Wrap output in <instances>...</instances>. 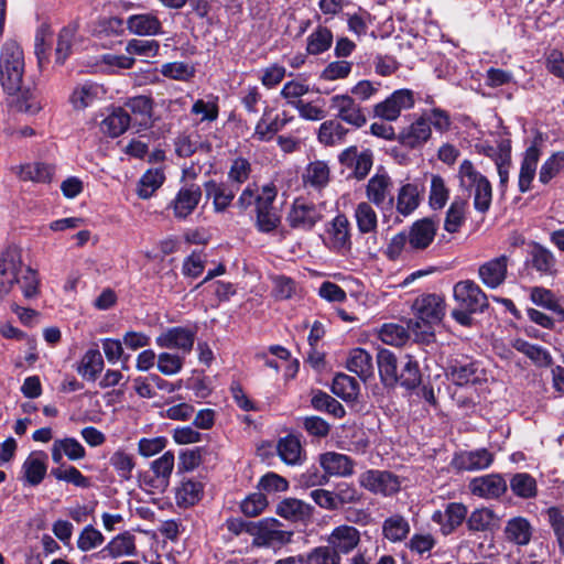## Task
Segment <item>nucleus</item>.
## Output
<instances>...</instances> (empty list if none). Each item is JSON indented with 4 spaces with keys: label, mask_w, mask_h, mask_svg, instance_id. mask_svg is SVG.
Segmentation results:
<instances>
[{
    "label": "nucleus",
    "mask_w": 564,
    "mask_h": 564,
    "mask_svg": "<svg viewBox=\"0 0 564 564\" xmlns=\"http://www.w3.org/2000/svg\"><path fill=\"white\" fill-rule=\"evenodd\" d=\"M508 264L506 254L490 259L479 267L478 276L487 288L497 289L506 281Z\"/></svg>",
    "instance_id": "obj_19"
},
{
    "label": "nucleus",
    "mask_w": 564,
    "mask_h": 564,
    "mask_svg": "<svg viewBox=\"0 0 564 564\" xmlns=\"http://www.w3.org/2000/svg\"><path fill=\"white\" fill-rule=\"evenodd\" d=\"M64 455L70 460H78L85 457L86 451L76 438L55 440L52 446L53 462L59 464Z\"/></svg>",
    "instance_id": "obj_33"
},
{
    "label": "nucleus",
    "mask_w": 564,
    "mask_h": 564,
    "mask_svg": "<svg viewBox=\"0 0 564 564\" xmlns=\"http://www.w3.org/2000/svg\"><path fill=\"white\" fill-rule=\"evenodd\" d=\"M339 161L347 166H354L355 176L362 180L372 166V154L370 151L358 154L357 149L351 147L339 155Z\"/></svg>",
    "instance_id": "obj_30"
},
{
    "label": "nucleus",
    "mask_w": 564,
    "mask_h": 564,
    "mask_svg": "<svg viewBox=\"0 0 564 564\" xmlns=\"http://www.w3.org/2000/svg\"><path fill=\"white\" fill-rule=\"evenodd\" d=\"M322 219V208L304 199L294 200L286 218L292 228L305 231L313 229Z\"/></svg>",
    "instance_id": "obj_9"
},
{
    "label": "nucleus",
    "mask_w": 564,
    "mask_h": 564,
    "mask_svg": "<svg viewBox=\"0 0 564 564\" xmlns=\"http://www.w3.org/2000/svg\"><path fill=\"white\" fill-rule=\"evenodd\" d=\"M127 29L139 36H154L163 33V25L155 12L132 14L127 19Z\"/></svg>",
    "instance_id": "obj_23"
},
{
    "label": "nucleus",
    "mask_w": 564,
    "mask_h": 564,
    "mask_svg": "<svg viewBox=\"0 0 564 564\" xmlns=\"http://www.w3.org/2000/svg\"><path fill=\"white\" fill-rule=\"evenodd\" d=\"M332 391L345 401L355 400L359 392V383L346 373H337L333 380Z\"/></svg>",
    "instance_id": "obj_45"
},
{
    "label": "nucleus",
    "mask_w": 564,
    "mask_h": 564,
    "mask_svg": "<svg viewBox=\"0 0 564 564\" xmlns=\"http://www.w3.org/2000/svg\"><path fill=\"white\" fill-rule=\"evenodd\" d=\"M104 369V359L98 349H89L82 358L77 368L78 373L87 380H96Z\"/></svg>",
    "instance_id": "obj_40"
},
{
    "label": "nucleus",
    "mask_w": 564,
    "mask_h": 564,
    "mask_svg": "<svg viewBox=\"0 0 564 564\" xmlns=\"http://www.w3.org/2000/svg\"><path fill=\"white\" fill-rule=\"evenodd\" d=\"M184 365V357L177 354L161 352L158 355L156 367L164 376L178 373Z\"/></svg>",
    "instance_id": "obj_64"
},
{
    "label": "nucleus",
    "mask_w": 564,
    "mask_h": 564,
    "mask_svg": "<svg viewBox=\"0 0 564 564\" xmlns=\"http://www.w3.org/2000/svg\"><path fill=\"white\" fill-rule=\"evenodd\" d=\"M195 341V332L186 327H171L162 332L155 339L161 348L177 349L183 355L191 352Z\"/></svg>",
    "instance_id": "obj_11"
},
{
    "label": "nucleus",
    "mask_w": 564,
    "mask_h": 564,
    "mask_svg": "<svg viewBox=\"0 0 564 564\" xmlns=\"http://www.w3.org/2000/svg\"><path fill=\"white\" fill-rule=\"evenodd\" d=\"M47 455L44 452H32L22 465L23 478L31 486H37L46 475Z\"/></svg>",
    "instance_id": "obj_29"
},
{
    "label": "nucleus",
    "mask_w": 564,
    "mask_h": 564,
    "mask_svg": "<svg viewBox=\"0 0 564 564\" xmlns=\"http://www.w3.org/2000/svg\"><path fill=\"white\" fill-rule=\"evenodd\" d=\"M106 89L94 82H85L76 86L69 96V102L75 110H84L95 101L105 98Z\"/></svg>",
    "instance_id": "obj_24"
},
{
    "label": "nucleus",
    "mask_w": 564,
    "mask_h": 564,
    "mask_svg": "<svg viewBox=\"0 0 564 564\" xmlns=\"http://www.w3.org/2000/svg\"><path fill=\"white\" fill-rule=\"evenodd\" d=\"M414 94L410 89H398L390 95V121L395 120L402 110L413 108Z\"/></svg>",
    "instance_id": "obj_55"
},
{
    "label": "nucleus",
    "mask_w": 564,
    "mask_h": 564,
    "mask_svg": "<svg viewBox=\"0 0 564 564\" xmlns=\"http://www.w3.org/2000/svg\"><path fill=\"white\" fill-rule=\"evenodd\" d=\"M282 527V523L273 518L263 519L257 524H252L249 531L253 535V544L275 547L289 543L292 532L283 530Z\"/></svg>",
    "instance_id": "obj_5"
},
{
    "label": "nucleus",
    "mask_w": 564,
    "mask_h": 564,
    "mask_svg": "<svg viewBox=\"0 0 564 564\" xmlns=\"http://www.w3.org/2000/svg\"><path fill=\"white\" fill-rule=\"evenodd\" d=\"M165 180L164 173L159 169L145 172L138 184V195L140 198H150L159 189Z\"/></svg>",
    "instance_id": "obj_49"
},
{
    "label": "nucleus",
    "mask_w": 564,
    "mask_h": 564,
    "mask_svg": "<svg viewBox=\"0 0 564 564\" xmlns=\"http://www.w3.org/2000/svg\"><path fill=\"white\" fill-rule=\"evenodd\" d=\"M17 173L22 181L46 183L51 182L54 174V167L45 163H30L19 166V171Z\"/></svg>",
    "instance_id": "obj_42"
},
{
    "label": "nucleus",
    "mask_w": 564,
    "mask_h": 564,
    "mask_svg": "<svg viewBox=\"0 0 564 564\" xmlns=\"http://www.w3.org/2000/svg\"><path fill=\"white\" fill-rule=\"evenodd\" d=\"M160 72L170 79L188 82L195 75V67L184 62H171L163 64Z\"/></svg>",
    "instance_id": "obj_58"
},
{
    "label": "nucleus",
    "mask_w": 564,
    "mask_h": 564,
    "mask_svg": "<svg viewBox=\"0 0 564 564\" xmlns=\"http://www.w3.org/2000/svg\"><path fill=\"white\" fill-rule=\"evenodd\" d=\"M564 170V151L554 152L541 165L539 182L547 185Z\"/></svg>",
    "instance_id": "obj_47"
},
{
    "label": "nucleus",
    "mask_w": 564,
    "mask_h": 564,
    "mask_svg": "<svg viewBox=\"0 0 564 564\" xmlns=\"http://www.w3.org/2000/svg\"><path fill=\"white\" fill-rule=\"evenodd\" d=\"M542 154L541 147L533 142L522 153L520 170L518 175V188L521 193H527L532 188V182L536 175L538 164Z\"/></svg>",
    "instance_id": "obj_13"
},
{
    "label": "nucleus",
    "mask_w": 564,
    "mask_h": 564,
    "mask_svg": "<svg viewBox=\"0 0 564 564\" xmlns=\"http://www.w3.org/2000/svg\"><path fill=\"white\" fill-rule=\"evenodd\" d=\"M347 133V129L334 120L325 121L318 130V140L325 145L340 143Z\"/></svg>",
    "instance_id": "obj_53"
},
{
    "label": "nucleus",
    "mask_w": 564,
    "mask_h": 564,
    "mask_svg": "<svg viewBox=\"0 0 564 564\" xmlns=\"http://www.w3.org/2000/svg\"><path fill=\"white\" fill-rule=\"evenodd\" d=\"M174 453L165 452L162 456L151 463V470L161 484H167L174 468Z\"/></svg>",
    "instance_id": "obj_61"
},
{
    "label": "nucleus",
    "mask_w": 564,
    "mask_h": 564,
    "mask_svg": "<svg viewBox=\"0 0 564 564\" xmlns=\"http://www.w3.org/2000/svg\"><path fill=\"white\" fill-rule=\"evenodd\" d=\"M330 108L336 111L338 118L351 126L360 128L366 123V116L361 107L349 95L333 96Z\"/></svg>",
    "instance_id": "obj_16"
},
{
    "label": "nucleus",
    "mask_w": 564,
    "mask_h": 564,
    "mask_svg": "<svg viewBox=\"0 0 564 564\" xmlns=\"http://www.w3.org/2000/svg\"><path fill=\"white\" fill-rule=\"evenodd\" d=\"M327 238L325 245L337 252L347 251L350 249V230L349 221L346 216H336L330 226L327 228Z\"/></svg>",
    "instance_id": "obj_21"
},
{
    "label": "nucleus",
    "mask_w": 564,
    "mask_h": 564,
    "mask_svg": "<svg viewBox=\"0 0 564 564\" xmlns=\"http://www.w3.org/2000/svg\"><path fill=\"white\" fill-rule=\"evenodd\" d=\"M457 178L459 188L473 196L474 208L481 214L488 212L492 200L490 181L469 160L459 164Z\"/></svg>",
    "instance_id": "obj_2"
},
{
    "label": "nucleus",
    "mask_w": 564,
    "mask_h": 564,
    "mask_svg": "<svg viewBox=\"0 0 564 564\" xmlns=\"http://www.w3.org/2000/svg\"><path fill=\"white\" fill-rule=\"evenodd\" d=\"M276 195L278 189L274 184L269 183L261 187V196L258 198V208L256 209V227L260 232H272L281 224V217L272 206Z\"/></svg>",
    "instance_id": "obj_4"
},
{
    "label": "nucleus",
    "mask_w": 564,
    "mask_h": 564,
    "mask_svg": "<svg viewBox=\"0 0 564 564\" xmlns=\"http://www.w3.org/2000/svg\"><path fill=\"white\" fill-rule=\"evenodd\" d=\"M301 555L303 564H340V555L329 545L316 546Z\"/></svg>",
    "instance_id": "obj_50"
},
{
    "label": "nucleus",
    "mask_w": 564,
    "mask_h": 564,
    "mask_svg": "<svg viewBox=\"0 0 564 564\" xmlns=\"http://www.w3.org/2000/svg\"><path fill=\"white\" fill-rule=\"evenodd\" d=\"M291 119L292 117H288L286 112L278 115L271 122H267L264 118H261L256 126L253 137L259 141H268L278 131L282 130Z\"/></svg>",
    "instance_id": "obj_43"
},
{
    "label": "nucleus",
    "mask_w": 564,
    "mask_h": 564,
    "mask_svg": "<svg viewBox=\"0 0 564 564\" xmlns=\"http://www.w3.org/2000/svg\"><path fill=\"white\" fill-rule=\"evenodd\" d=\"M153 99L144 95L130 97L124 101L122 108L130 115V124L135 128L137 132L153 127Z\"/></svg>",
    "instance_id": "obj_8"
},
{
    "label": "nucleus",
    "mask_w": 564,
    "mask_h": 564,
    "mask_svg": "<svg viewBox=\"0 0 564 564\" xmlns=\"http://www.w3.org/2000/svg\"><path fill=\"white\" fill-rule=\"evenodd\" d=\"M449 380L456 386L464 387L475 384L485 379V372L477 362H455L449 367L447 373Z\"/></svg>",
    "instance_id": "obj_26"
},
{
    "label": "nucleus",
    "mask_w": 564,
    "mask_h": 564,
    "mask_svg": "<svg viewBox=\"0 0 564 564\" xmlns=\"http://www.w3.org/2000/svg\"><path fill=\"white\" fill-rule=\"evenodd\" d=\"M530 300L538 306L550 310L552 312L564 314L554 293L542 286H534L530 291Z\"/></svg>",
    "instance_id": "obj_56"
},
{
    "label": "nucleus",
    "mask_w": 564,
    "mask_h": 564,
    "mask_svg": "<svg viewBox=\"0 0 564 564\" xmlns=\"http://www.w3.org/2000/svg\"><path fill=\"white\" fill-rule=\"evenodd\" d=\"M304 183L315 188H322L329 181V167L323 161H315L307 165L303 175Z\"/></svg>",
    "instance_id": "obj_48"
},
{
    "label": "nucleus",
    "mask_w": 564,
    "mask_h": 564,
    "mask_svg": "<svg viewBox=\"0 0 564 564\" xmlns=\"http://www.w3.org/2000/svg\"><path fill=\"white\" fill-rule=\"evenodd\" d=\"M346 367L350 372L356 373L364 381L373 373L371 356L361 348H355L349 352Z\"/></svg>",
    "instance_id": "obj_36"
},
{
    "label": "nucleus",
    "mask_w": 564,
    "mask_h": 564,
    "mask_svg": "<svg viewBox=\"0 0 564 564\" xmlns=\"http://www.w3.org/2000/svg\"><path fill=\"white\" fill-rule=\"evenodd\" d=\"M457 306L469 312L482 313L488 307V299L481 288L473 280H463L453 288Z\"/></svg>",
    "instance_id": "obj_6"
},
{
    "label": "nucleus",
    "mask_w": 564,
    "mask_h": 564,
    "mask_svg": "<svg viewBox=\"0 0 564 564\" xmlns=\"http://www.w3.org/2000/svg\"><path fill=\"white\" fill-rule=\"evenodd\" d=\"M319 464L326 475L349 477L354 474L355 462L349 456L336 452L319 455Z\"/></svg>",
    "instance_id": "obj_25"
},
{
    "label": "nucleus",
    "mask_w": 564,
    "mask_h": 564,
    "mask_svg": "<svg viewBox=\"0 0 564 564\" xmlns=\"http://www.w3.org/2000/svg\"><path fill=\"white\" fill-rule=\"evenodd\" d=\"M110 465L115 468L121 479L129 480L132 477V470L135 466V462L131 454L119 449L111 455Z\"/></svg>",
    "instance_id": "obj_59"
},
{
    "label": "nucleus",
    "mask_w": 564,
    "mask_h": 564,
    "mask_svg": "<svg viewBox=\"0 0 564 564\" xmlns=\"http://www.w3.org/2000/svg\"><path fill=\"white\" fill-rule=\"evenodd\" d=\"M449 197V189L444 178L440 175H432L430 185L429 204L432 209H442Z\"/></svg>",
    "instance_id": "obj_52"
},
{
    "label": "nucleus",
    "mask_w": 564,
    "mask_h": 564,
    "mask_svg": "<svg viewBox=\"0 0 564 564\" xmlns=\"http://www.w3.org/2000/svg\"><path fill=\"white\" fill-rule=\"evenodd\" d=\"M545 513L558 550V555L554 557V564H564V514L556 507L549 508Z\"/></svg>",
    "instance_id": "obj_35"
},
{
    "label": "nucleus",
    "mask_w": 564,
    "mask_h": 564,
    "mask_svg": "<svg viewBox=\"0 0 564 564\" xmlns=\"http://www.w3.org/2000/svg\"><path fill=\"white\" fill-rule=\"evenodd\" d=\"M507 482L499 474H488L473 478L468 489L473 496L481 499H498L507 491Z\"/></svg>",
    "instance_id": "obj_10"
},
{
    "label": "nucleus",
    "mask_w": 564,
    "mask_h": 564,
    "mask_svg": "<svg viewBox=\"0 0 564 564\" xmlns=\"http://www.w3.org/2000/svg\"><path fill=\"white\" fill-rule=\"evenodd\" d=\"M420 204V191L414 184L403 185L398 195L397 209L403 216L410 215Z\"/></svg>",
    "instance_id": "obj_46"
},
{
    "label": "nucleus",
    "mask_w": 564,
    "mask_h": 564,
    "mask_svg": "<svg viewBox=\"0 0 564 564\" xmlns=\"http://www.w3.org/2000/svg\"><path fill=\"white\" fill-rule=\"evenodd\" d=\"M511 491L519 498L530 499L538 494V486L534 477L527 473H518L510 479Z\"/></svg>",
    "instance_id": "obj_44"
},
{
    "label": "nucleus",
    "mask_w": 564,
    "mask_h": 564,
    "mask_svg": "<svg viewBox=\"0 0 564 564\" xmlns=\"http://www.w3.org/2000/svg\"><path fill=\"white\" fill-rule=\"evenodd\" d=\"M527 265L542 276H554L557 274V259L555 254L549 248L538 242H534L529 251Z\"/></svg>",
    "instance_id": "obj_17"
},
{
    "label": "nucleus",
    "mask_w": 564,
    "mask_h": 564,
    "mask_svg": "<svg viewBox=\"0 0 564 564\" xmlns=\"http://www.w3.org/2000/svg\"><path fill=\"white\" fill-rule=\"evenodd\" d=\"M512 347L519 352L525 355L538 366H550L552 364V357L550 352L538 345L530 344L529 341L517 338L512 341Z\"/></svg>",
    "instance_id": "obj_41"
},
{
    "label": "nucleus",
    "mask_w": 564,
    "mask_h": 564,
    "mask_svg": "<svg viewBox=\"0 0 564 564\" xmlns=\"http://www.w3.org/2000/svg\"><path fill=\"white\" fill-rule=\"evenodd\" d=\"M333 43V34L327 28H317L307 37V52L313 55H317L327 51Z\"/></svg>",
    "instance_id": "obj_57"
},
{
    "label": "nucleus",
    "mask_w": 564,
    "mask_h": 564,
    "mask_svg": "<svg viewBox=\"0 0 564 564\" xmlns=\"http://www.w3.org/2000/svg\"><path fill=\"white\" fill-rule=\"evenodd\" d=\"M400 364L401 369L399 373H395V381L406 389H413L419 386L421 373L417 364L409 358H405Z\"/></svg>",
    "instance_id": "obj_54"
},
{
    "label": "nucleus",
    "mask_w": 564,
    "mask_h": 564,
    "mask_svg": "<svg viewBox=\"0 0 564 564\" xmlns=\"http://www.w3.org/2000/svg\"><path fill=\"white\" fill-rule=\"evenodd\" d=\"M113 557L134 556L137 554L135 538L129 531L115 536L104 549Z\"/></svg>",
    "instance_id": "obj_37"
},
{
    "label": "nucleus",
    "mask_w": 564,
    "mask_h": 564,
    "mask_svg": "<svg viewBox=\"0 0 564 564\" xmlns=\"http://www.w3.org/2000/svg\"><path fill=\"white\" fill-rule=\"evenodd\" d=\"M313 508L296 498H285L276 506L275 512L290 521H304L312 516Z\"/></svg>",
    "instance_id": "obj_32"
},
{
    "label": "nucleus",
    "mask_w": 564,
    "mask_h": 564,
    "mask_svg": "<svg viewBox=\"0 0 564 564\" xmlns=\"http://www.w3.org/2000/svg\"><path fill=\"white\" fill-rule=\"evenodd\" d=\"M533 532V525L522 516L508 519L503 528L505 540L519 547L527 546L531 542Z\"/></svg>",
    "instance_id": "obj_20"
},
{
    "label": "nucleus",
    "mask_w": 564,
    "mask_h": 564,
    "mask_svg": "<svg viewBox=\"0 0 564 564\" xmlns=\"http://www.w3.org/2000/svg\"><path fill=\"white\" fill-rule=\"evenodd\" d=\"M388 193V176L384 174L373 175L367 185V196L376 205H381Z\"/></svg>",
    "instance_id": "obj_63"
},
{
    "label": "nucleus",
    "mask_w": 564,
    "mask_h": 564,
    "mask_svg": "<svg viewBox=\"0 0 564 564\" xmlns=\"http://www.w3.org/2000/svg\"><path fill=\"white\" fill-rule=\"evenodd\" d=\"M160 44L155 40H130L127 43L126 52L129 55H139L145 58H152L158 55Z\"/></svg>",
    "instance_id": "obj_62"
},
{
    "label": "nucleus",
    "mask_w": 564,
    "mask_h": 564,
    "mask_svg": "<svg viewBox=\"0 0 564 564\" xmlns=\"http://www.w3.org/2000/svg\"><path fill=\"white\" fill-rule=\"evenodd\" d=\"M468 531L473 533L488 532L497 529L500 523L499 516L488 507L474 509L465 519Z\"/></svg>",
    "instance_id": "obj_27"
},
{
    "label": "nucleus",
    "mask_w": 564,
    "mask_h": 564,
    "mask_svg": "<svg viewBox=\"0 0 564 564\" xmlns=\"http://www.w3.org/2000/svg\"><path fill=\"white\" fill-rule=\"evenodd\" d=\"M494 463V454L486 448L462 451L453 457L454 468L464 471H478L489 468Z\"/></svg>",
    "instance_id": "obj_15"
},
{
    "label": "nucleus",
    "mask_w": 564,
    "mask_h": 564,
    "mask_svg": "<svg viewBox=\"0 0 564 564\" xmlns=\"http://www.w3.org/2000/svg\"><path fill=\"white\" fill-rule=\"evenodd\" d=\"M202 199V188L197 184L185 185L180 188L170 208L177 219H186L197 207Z\"/></svg>",
    "instance_id": "obj_14"
},
{
    "label": "nucleus",
    "mask_w": 564,
    "mask_h": 564,
    "mask_svg": "<svg viewBox=\"0 0 564 564\" xmlns=\"http://www.w3.org/2000/svg\"><path fill=\"white\" fill-rule=\"evenodd\" d=\"M22 267V256L19 249L9 248L0 256V301L19 282Z\"/></svg>",
    "instance_id": "obj_7"
},
{
    "label": "nucleus",
    "mask_w": 564,
    "mask_h": 564,
    "mask_svg": "<svg viewBox=\"0 0 564 564\" xmlns=\"http://www.w3.org/2000/svg\"><path fill=\"white\" fill-rule=\"evenodd\" d=\"M359 485L373 495L387 496L388 473L378 469H368L360 474Z\"/></svg>",
    "instance_id": "obj_39"
},
{
    "label": "nucleus",
    "mask_w": 564,
    "mask_h": 564,
    "mask_svg": "<svg viewBox=\"0 0 564 564\" xmlns=\"http://www.w3.org/2000/svg\"><path fill=\"white\" fill-rule=\"evenodd\" d=\"M206 197L213 200L215 213H224L231 205L236 191L238 189L228 183L209 180L204 184Z\"/></svg>",
    "instance_id": "obj_22"
},
{
    "label": "nucleus",
    "mask_w": 564,
    "mask_h": 564,
    "mask_svg": "<svg viewBox=\"0 0 564 564\" xmlns=\"http://www.w3.org/2000/svg\"><path fill=\"white\" fill-rule=\"evenodd\" d=\"M278 455L282 462L288 465H297L302 463V445L294 435H288L280 438L276 445Z\"/></svg>",
    "instance_id": "obj_38"
},
{
    "label": "nucleus",
    "mask_w": 564,
    "mask_h": 564,
    "mask_svg": "<svg viewBox=\"0 0 564 564\" xmlns=\"http://www.w3.org/2000/svg\"><path fill=\"white\" fill-rule=\"evenodd\" d=\"M436 228V224L432 219L417 220L411 228L409 243L414 249L427 248L434 240Z\"/></svg>",
    "instance_id": "obj_31"
},
{
    "label": "nucleus",
    "mask_w": 564,
    "mask_h": 564,
    "mask_svg": "<svg viewBox=\"0 0 564 564\" xmlns=\"http://www.w3.org/2000/svg\"><path fill=\"white\" fill-rule=\"evenodd\" d=\"M414 308L417 318L425 324V329L421 334L414 328L413 330L420 339L429 341L433 337L432 325L440 323L445 316V302L440 295L426 294L415 301Z\"/></svg>",
    "instance_id": "obj_3"
},
{
    "label": "nucleus",
    "mask_w": 564,
    "mask_h": 564,
    "mask_svg": "<svg viewBox=\"0 0 564 564\" xmlns=\"http://www.w3.org/2000/svg\"><path fill=\"white\" fill-rule=\"evenodd\" d=\"M432 130L425 115L417 117L411 124L402 129L397 139L405 148L416 149L429 141Z\"/></svg>",
    "instance_id": "obj_18"
},
{
    "label": "nucleus",
    "mask_w": 564,
    "mask_h": 564,
    "mask_svg": "<svg viewBox=\"0 0 564 564\" xmlns=\"http://www.w3.org/2000/svg\"><path fill=\"white\" fill-rule=\"evenodd\" d=\"M24 70L22 47L15 42H6L0 53V85L9 96L20 93L17 100L18 109L34 115L42 109V106L30 90L22 91Z\"/></svg>",
    "instance_id": "obj_1"
},
{
    "label": "nucleus",
    "mask_w": 564,
    "mask_h": 564,
    "mask_svg": "<svg viewBox=\"0 0 564 564\" xmlns=\"http://www.w3.org/2000/svg\"><path fill=\"white\" fill-rule=\"evenodd\" d=\"M131 118L123 108H115L101 122L100 130L111 137L121 135L129 127H131Z\"/></svg>",
    "instance_id": "obj_34"
},
{
    "label": "nucleus",
    "mask_w": 564,
    "mask_h": 564,
    "mask_svg": "<svg viewBox=\"0 0 564 564\" xmlns=\"http://www.w3.org/2000/svg\"><path fill=\"white\" fill-rule=\"evenodd\" d=\"M467 507L460 502H448L444 510H436L432 521L440 525L443 535L453 533L466 519Z\"/></svg>",
    "instance_id": "obj_12"
},
{
    "label": "nucleus",
    "mask_w": 564,
    "mask_h": 564,
    "mask_svg": "<svg viewBox=\"0 0 564 564\" xmlns=\"http://www.w3.org/2000/svg\"><path fill=\"white\" fill-rule=\"evenodd\" d=\"M203 492V486L198 481L185 480L176 491V500L181 506H193L199 499Z\"/></svg>",
    "instance_id": "obj_60"
},
{
    "label": "nucleus",
    "mask_w": 564,
    "mask_h": 564,
    "mask_svg": "<svg viewBox=\"0 0 564 564\" xmlns=\"http://www.w3.org/2000/svg\"><path fill=\"white\" fill-rule=\"evenodd\" d=\"M359 531L350 525H339L328 536V545L336 550L337 554H347L359 543Z\"/></svg>",
    "instance_id": "obj_28"
},
{
    "label": "nucleus",
    "mask_w": 564,
    "mask_h": 564,
    "mask_svg": "<svg viewBox=\"0 0 564 564\" xmlns=\"http://www.w3.org/2000/svg\"><path fill=\"white\" fill-rule=\"evenodd\" d=\"M467 202L465 199L456 197L447 213L444 223V229L451 234L457 232L465 220V212Z\"/></svg>",
    "instance_id": "obj_51"
}]
</instances>
